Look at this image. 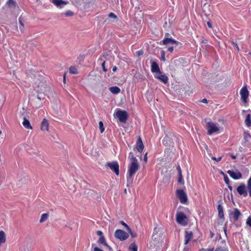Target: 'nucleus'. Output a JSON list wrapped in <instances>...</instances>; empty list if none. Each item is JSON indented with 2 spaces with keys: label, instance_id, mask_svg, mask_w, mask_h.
Masks as SVG:
<instances>
[{
  "label": "nucleus",
  "instance_id": "nucleus-24",
  "mask_svg": "<svg viewBox=\"0 0 251 251\" xmlns=\"http://www.w3.org/2000/svg\"><path fill=\"white\" fill-rule=\"evenodd\" d=\"M98 242L100 244L104 245L105 247H107L110 251L112 250V248L109 246H108V244L106 243L105 239L104 236L100 237L99 239Z\"/></svg>",
  "mask_w": 251,
  "mask_h": 251
},
{
  "label": "nucleus",
  "instance_id": "nucleus-64",
  "mask_svg": "<svg viewBox=\"0 0 251 251\" xmlns=\"http://www.w3.org/2000/svg\"><path fill=\"white\" fill-rule=\"evenodd\" d=\"M228 187H229V188L230 190H231V189H232V187H231V186H228Z\"/></svg>",
  "mask_w": 251,
  "mask_h": 251
},
{
  "label": "nucleus",
  "instance_id": "nucleus-60",
  "mask_svg": "<svg viewBox=\"0 0 251 251\" xmlns=\"http://www.w3.org/2000/svg\"><path fill=\"white\" fill-rule=\"evenodd\" d=\"M248 190H249L250 196L251 197V188L248 189Z\"/></svg>",
  "mask_w": 251,
  "mask_h": 251
},
{
  "label": "nucleus",
  "instance_id": "nucleus-36",
  "mask_svg": "<svg viewBox=\"0 0 251 251\" xmlns=\"http://www.w3.org/2000/svg\"><path fill=\"white\" fill-rule=\"evenodd\" d=\"M74 15V12L70 10L67 11L65 14V15L67 17L73 16Z\"/></svg>",
  "mask_w": 251,
  "mask_h": 251
},
{
  "label": "nucleus",
  "instance_id": "nucleus-5",
  "mask_svg": "<svg viewBox=\"0 0 251 251\" xmlns=\"http://www.w3.org/2000/svg\"><path fill=\"white\" fill-rule=\"evenodd\" d=\"M176 221L178 224L182 226H186L188 224V218L186 215L182 212L176 213Z\"/></svg>",
  "mask_w": 251,
  "mask_h": 251
},
{
  "label": "nucleus",
  "instance_id": "nucleus-9",
  "mask_svg": "<svg viewBox=\"0 0 251 251\" xmlns=\"http://www.w3.org/2000/svg\"><path fill=\"white\" fill-rule=\"evenodd\" d=\"M240 94L243 102L246 103L249 95L247 86H244L242 88L240 91Z\"/></svg>",
  "mask_w": 251,
  "mask_h": 251
},
{
  "label": "nucleus",
  "instance_id": "nucleus-49",
  "mask_svg": "<svg viewBox=\"0 0 251 251\" xmlns=\"http://www.w3.org/2000/svg\"><path fill=\"white\" fill-rule=\"evenodd\" d=\"M176 169H177V170L178 171V174H182L181 170L180 167L179 166H178L177 167Z\"/></svg>",
  "mask_w": 251,
  "mask_h": 251
},
{
  "label": "nucleus",
  "instance_id": "nucleus-19",
  "mask_svg": "<svg viewBox=\"0 0 251 251\" xmlns=\"http://www.w3.org/2000/svg\"><path fill=\"white\" fill-rule=\"evenodd\" d=\"M107 54H109V53L107 52L103 53L102 55L98 60L99 62L101 65L103 71L105 72H107V70L105 67V60L103 59V58H105Z\"/></svg>",
  "mask_w": 251,
  "mask_h": 251
},
{
  "label": "nucleus",
  "instance_id": "nucleus-3",
  "mask_svg": "<svg viewBox=\"0 0 251 251\" xmlns=\"http://www.w3.org/2000/svg\"><path fill=\"white\" fill-rule=\"evenodd\" d=\"M228 216L231 222H235L239 220L242 214L238 209L234 208L233 210H228Z\"/></svg>",
  "mask_w": 251,
  "mask_h": 251
},
{
  "label": "nucleus",
  "instance_id": "nucleus-7",
  "mask_svg": "<svg viewBox=\"0 0 251 251\" xmlns=\"http://www.w3.org/2000/svg\"><path fill=\"white\" fill-rule=\"evenodd\" d=\"M176 196L182 204H185L188 201L187 196L186 193L181 189L176 191Z\"/></svg>",
  "mask_w": 251,
  "mask_h": 251
},
{
  "label": "nucleus",
  "instance_id": "nucleus-32",
  "mask_svg": "<svg viewBox=\"0 0 251 251\" xmlns=\"http://www.w3.org/2000/svg\"><path fill=\"white\" fill-rule=\"evenodd\" d=\"M132 238H135L137 237V234L135 232H133L130 227H128L127 230Z\"/></svg>",
  "mask_w": 251,
  "mask_h": 251
},
{
  "label": "nucleus",
  "instance_id": "nucleus-50",
  "mask_svg": "<svg viewBox=\"0 0 251 251\" xmlns=\"http://www.w3.org/2000/svg\"><path fill=\"white\" fill-rule=\"evenodd\" d=\"M168 50L170 52H172L174 50V47L173 46L170 47L168 48Z\"/></svg>",
  "mask_w": 251,
  "mask_h": 251
},
{
  "label": "nucleus",
  "instance_id": "nucleus-14",
  "mask_svg": "<svg viewBox=\"0 0 251 251\" xmlns=\"http://www.w3.org/2000/svg\"><path fill=\"white\" fill-rule=\"evenodd\" d=\"M237 191L240 195H243L245 197L248 195L246 185L243 183L241 184L237 187Z\"/></svg>",
  "mask_w": 251,
  "mask_h": 251
},
{
  "label": "nucleus",
  "instance_id": "nucleus-47",
  "mask_svg": "<svg viewBox=\"0 0 251 251\" xmlns=\"http://www.w3.org/2000/svg\"><path fill=\"white\" fill-rule=\"evenodd\" d=\"M143 50H138L137 51H136V54L138 55V56H140V55H141L143 54Z\"/></svg>",
  "mask_w": 251,
  "mask_h": 251
},
{
  "label": "nucleus",
  "instance_id": "nucleus-54",
  "mask_svg": "<svg viewBox=\"0 0 251 251\" xmlns=\"http://www.w3.org/2000/svg\"><path fill=\"white\" fill-rule=\"evenodd\" d=\"M94 251H103V250H102L101 249L98 248V247H95L94 249Z\"/></svg>",
  "mask_w": 251,
  "mask_h": 251
},
{
  "label": "nucleus",
  "instance_id": "nucleus-26",
  "mask_svg": "<svg viewBox=\"0 0 251 251\" xmlns=\"http://www.w3.org/2000/svg\"><path fill=\"white\" fill-rule=\"evenodd\" d=\"M110 91L114 94H117L120 92V89L119 87L117 86H112L109 88Z\"/></svg>",
  "mask_w": 251,
  "mask_h": 251
},
{
  "label": "nucleus",
  "instance_id": "nucleus-40",
  "mask_svg": "<svg viewBox=\"0 0 251 251\" xmlns=\"http://www.w3.org/2000/svg\"><path fill=\"white\" fill-rule=\"evenodd\" d=\"M246 224L247 225H248L250 227H251V216H250L248 218L247 221H246Z\"/></svg>",
  "mask_w": 251,
  "mask_h": 251
},
{
  "label": "nucleus",
  "instance_id": "nucleus-55",
  "mask_svg": "<svg viewBox=\"0 0 251 251\" xmlns=\"http://www.w3.org/2000/svg\"><path fill=\"white\" fill-rule=\"evenodd\" d=\"M207 25L209 28H212V25L210 22H207Z\"/></svg>",
  "mask_w": 251,
  "mask_h": 251
},
{
  "label": "nucleus",
  "instance_id": "nucleus-8",
  "mask_svg": "<svg viewBox=\"0 0 251 251\" xmlns=\"http://www.w3.org/2000/svg\"><path fill=\"white\" fill-rule=\"evenodd\" d=\"M115 237L120 241H125L128 237V233L123 230L117 229L115 231L114 234Z\"/></svg>",
  "mask_w": 251,
  "mask_h": 251
},
{
  "label": "nucleus",
  "instance_id": "nucleus-33",
  "mask_svg": "<svg viewBox=\"0 0 251 251\" xmlns=\"http://www.w3.org/2000/svg\"><path fill=\"white\" fill-rule=\"evenodd\" d=\"M215 251H227V250L225 247L218 246V247L216 248Z\"/></svg>",
  "mask_w": 251,
  "mask_h": 251
},
{
  "label": "nucleus",
  "instance_id": "nucleus-63",
  "mask_svg": "<svg viewBox=\"0 0 251 251\" xmlns=\"http://www.w3.org/2000/svg\"><path fill=\"white\" fill-rule=\"evenodd\" d=\"M224 231H225V234H226V227L224 228Z\"/></svg>",
  "mask_w": 251,
  "mask_h": 251
},
{
  "label": "nucleus",
  "instance_id": "nucleus-41",
  "mask_svg": "<svg viewBox=\"0 0 251 251\" xmlns=\"http://www.w3.org/2000/svg\"><path fill=\"white\" fill-rule=\"evenodd\" d=\"M212 159L213 160H215V161H216L217 162H218L219 161H220L222 158V156H220L218 158H216L215 157H211Z\"/></svg>",
  "mask_w": 251,
  "mask_h": 251
},
{
  "label": "nucleus",
  "instance_id": "nucleus-1",
  "mask_svg": "<svg viewBox=\"0 0 251 251\" xmlns=\"http://www.w3.org/2000/svg\"><path fill=\"white\" fill-rule=\"evenodd\" d=\"M128 157L130 159V162L128 165V176H127V186L132 182V177L137 172L139 168L138 160L132 152L129 153Z\"/></svg>",
  "mask_w": 251,
  "mask_h": 251
},
{
  "label": "nucleus",
  "instance_id": "nucleus-4",
  "mask_svg": "<svg viewBox=\"0 0 251 251\" xmlns=\"http://www.w3.org/2000/svg\"><path fill=\"white\" fill-rule=\"evenodd\" d=\"M114 116L117 117L121 123L126 122L128 117V114L126 111L121 110L120 109H116Z\"/></svg>",
  "mask_w": 251,
  "mask_h": 251
},
{
  "label": "nucleus",
  "instance_id": "nucleus-56",
  "mask_svg": "<svg viewBox=\"0 0 251 251\" xmlns=\"http://www.w3.org/2000/svg\"><path fill=\"white\" fill-rule=\"evenodd\" d=\"M183 251H189V248L187 247L184 248Z\"/></svg>",
  "mask_w": 251,
  "mask_h": 251
},
{
  "label": "nucleus",
  "instance_id": "nucleus-43",
  "mask_svg": "<svg viewBox=\"0 0 251 251\" xmlns=\"http://www.w3.org/2000/svg\"><path fill=\"white\" fill-rule=\"evenodd\" d=\"M247 187H248V189L251 188V176L248 180Z\"/></svg>",
  "mask_w": 251,
  "mask_h": 251
},
{
  "label": "nucleus",
  "instance_id": "nucleus-11",
  "mask_svg": "<svg viewBox=\"0 0 251 251\" xmlns=\"http://www.w3.org/2000/svg\"><path fill=\"white\" fill-rule=\"evenodd\" d=\"M179 42L171 38L165 37L160 42V45H178Z\"/></svg>",
  "mask_w": 251,
  "mask_h": 251
},
{
  "label": "nucleus",
  "instance_id": "nucleus-35",
  "mask_svg": "<svg viewBox=\"0 0 251 251\" xmlns=\"http://www.w3.org/2000/svg\"><path fill=\"white\" fill-rule=\"evenodd\" d=\"M178 183L183 184L184 183L183 176L181 174H178Z\"/></svg>",
  "mask_w": 251,
  "mask_h": 251
},
{
  "label": "nucleus",
  "instance_id": "nucleus-13",
  "mask_svg": "<svg viewBox=\"0 0 251 251\" xmlns=\"http://www.w3.org/2000/svg\"><path fill=\"white\" fill-rule=\"evenodd\" d=\"M154 77L160 80L164 84H166L168 82L169 78L167 75L163 74L161 72L160 73L156 74L154 75Z\"/></svg>",
  "mask_w": 251,
  "mask_h": 251
},
{
  "label": "nucleus",
  "instance_id": "nucleus-38",
  "mask_svg": "<svg viewBox=\"0 0 251 251\" xmlns=\"http://www.w3.org/2000/svg\"><path fill=\"white\" fill-rule=\"evenodd\" d=\"M40 95H39V94L38 95L37 98L39 100H41L44 99V96H45V94H43V93H40Z\"/></svg>",
  "mask_w": 251,
  "mask_h": 251
},
{
  "label": "nucleus",
  "instance_id": "nucleus-58",
  "mask_svg": "<svg viewBox=\"0 0 251 251\" xmlns=\"http://www.w3.org/2000/svg\"><path fill=\"white\" fill-rule=\"evenodd\" d=\"M201 102H202L203 103H207V100L206 99H203L201 100Z\"/></svg>",
  "mask_w": 251,
  "mask_h": 251
},
{
  "label": "nucleus",
  "instance_id": "nucleus-23",
  "mask_svg": "<svg viewBox=\"0 0 251 251\" xmlns=\"http://www.w3.org/2000/svg\"><path fill=\"white\" fill-rule=\"evenodd\" d=\"M163 143L168 146H172L173 145V140L168 136H166L164 138Z\"/></svg>",
  "mask_w": 251,
  "mask_h": 251
},
{
  "label": "nucleus",
  "instance_id": "nucleus-29",
  "mask_svg": "<svg viewBox=\"0 0 251 251\" xmlns=\"http://www.w3.org/2000/svg\"><path fill=\"white\" fill-rule=\"evenodd\" d=\"M49 217V214L44 213L41 215V219L40 220V223H43L48 219Z\"/></svg>",
  "mask_w": 251,
  "mask_h": 251
},
{
  "label": "nucleus",
  "instance_id": "nucleus-15",
  "mask_svg": "<svg viewBox=\"0 0 251 251\" xmlns=\"http://www.w3.org/2000/svg\"><path fill=\"white\" fill-rule=\"evenodd\" d=\"M193 237V234L191 231L186 230L184 235V244L187 245L190 241H191Z\"/></svg>",
  "mask_w": 251,
  "mask_h": 251
},
{
  "label": "nucleus",
  "instance_id": "nucleus-44",
  "mask_svg": "<svg viewBox=\"0 0 251 251\" xmlns=\"http://www.w3.org/2000/svg\"><path fill=\"white\" fill-rule=\"evenodd\" d=\"M161 58L163 61H165V51L164 50H162L161 51Z\"/></svg>",
  "mask_w": 251,
  "mask_h": 251
},
{
  "label": "nucleus",
  "instance_id": "nucleus-20",
  "mask_svg": "<svg viewBox=\"0 0 251 251\" xmlns=\"http://www.w3.org/2000/svg\"><path fill=\"white\" fill-rule=\"evenodd\" d=\"M151 71L153 73H156V74L160 73L161 72L158 64L155 61H153L151 63Z\"/></svg>",
  "mask_w": 251,
  "mask_h": 251
},
{
  "label": "nucleus",
  "instance_id": "nucleus-25",
  "mask_svg": "<svg viewBox=\"0 0 251 251\" xmlns=\"http://www.w3.org/2000/svg\"><path fill=\"white\" fill-rule=\"evenodd\" d=\"M6 241V236L5 233L1 230L0 231V246L1 244L4 243Z\"/></svg>",
  "mask_w": 251,
  "mask_h": 251
},
{
  "label": "nucleus",
  "instance_id": "nucleus-18",
  "mask_svg": "<svg viewBox=\"0 0 251 251\" xmlns=\"http://www.w3.org/2000/svg\"><path fill=\"white\" fill-rule=\"evenodd\" d=\"M49 123L48 120L44 118L41 122L40 129L42 131H47L49 130Z\"/></svg>",
  "mask_w": 251,
  "mask_h": 251
},
{
  "label": "nucleus",
  "instance_id": "nucleus-22",
  "mask_svg": "<svg viewBox=\"0 0 251 251\" xmlns=\"http://www.w3.org/2000/svg\"><path fill=\"white\" fill-rule=\"evenodd\" d=\"M24 126L26 129H32V127L31 126L29 121L26 119L25 117L24 118V121L23 122Z\"/></svg>",
  "mask_w": 251,
  "mask_h": 251
},
{
  "label": "nucleus",
  "instance_id": "nucleus-6",
  "mask_svg": "<svg viewBox=\"0 0 251 251\" xmlns=\"http://www.w3.org/2000/svg\"><path fill=\"white\" fill-rule=\"evenodd\" d=\"M207 133L209 135H212L214 133H218L220 130L218 124L212 122H207Z\"/></svg>",
  "mask_w": 251,
  "mask_h": 251
},
{
  "label": "nucleus",
  "instance_id": "nucleus-57",
  "mask_svg": "<svg viewBox=\"0 0 251 251\" xmlns=\"http://www.w3.org/2000/svg\"><path fill=\"white\" fill-rule=\"evenodd\" d=\"M117 70V68L116 67V66H114L112 68V70L113 72H116Z\"/></svg>",
  "mask_w": 251,
  "mask_h": 251
},
{
  "label": "nucleus",
  "instance_id": "nucleus-31",
  "mask_svg": "<svg viewBox=\"0 0 251 251\" xmlns=\"http://www.w3.org/2000/svg\"><path fill=\"white\" fill-rule=\"evenodd\" d=\"M129 250L132 251H137V246L135 243H132L130 245Z\"/></svg>",
  "mask_w": 251,
  "mask_h": 251
},
{
  "label": "nucleus",
  "instance_id": "nucleus-48",
  "mask_svg": "<svg viewBox=\"0 0 251 251\" xmlns=\"http://www.w3.org/2000/svg\"><path fill=\"white\" fill-rule=\"evenodd\" d=\"M97 235H98L100 236V237H101V236H103L102 235L103 233H102V232L101 231H100V230H98V231H97Z\"/></svg>",
  "mask_w": 251,
  "mask_h": 251
},
{
  "label": "nucleus",
  "instance_id": "nucleus-17",
  "mask_svg": "<svg viewBox=\"0 0 251 251\" xmlns=\"http://www.w3.org/2000/svg\"><path fill=\"white\" fill-rule=\"evenodd\" d=\"M144 148V146L142 142L141 138L140 136H139L137 139L136 143V149L139 152H141L143 151Z\"/></svg>",
  "mask_w": 251,
  "mask_h": 251
},
{
  "label": "nucleus",
  "instance_id": "nucleus-39",
  "mask_svg": "<svg viewBox=\"0 0 251 251\" xmlns=\"http://www.w3.org/2000/svg\"><path fill=\"white\" fill-rule=\"evenodd\" d=\"M109 18H113L114 19H116L117 18V16L114 14L113 13H110L108 15Z\"/></svg>",
  "mask_w": 251,
  "mask_h": 251
},
{
  "label": "nucleus",
  "instance_id": "nucleus-16",
  "mask_svg": "<svg viewBox=\"0 0 251 251\" xmlns=\"http://www.w3.org/2000/svg\"><path fill=\"white\" fill-rule=\"evenodd\" d=\"M50 1L56 6L60 8L63 7L65 5L68 3V1H66L62 0H51Z\"/></svg>",
  "mask_w": 251,
  "mask_h": 251
},
{
  "label": "nucleus",
  "instance_id": "nucleus-51",
  "mask_svg": "<svg viewBox=\"0 0 251 251\" xmlns=\"http://www.w3.org/2000/svg\"><path fill=\"white\" fill-rule=\"evenodd\" d=\"M244 138L247 140L248 138H250V135L248 133H245L244 134Z\"/></svg>",
  "mask_w": 251,
  "mask_h": 251
},
{
  "label": "nucleus",
  "instance_id": "nucleus-2",
  "mask_svg": "<svg viewBox=\"0 0 251 251\" xmlns=\"http://www.w3.org/2000/svg\"><path fill=\"white\" fill-rule=\"evenodd\" d=\"M44 77L37 74L34 78V87L38 93L45 94L48 91L46 84L43 81Z\"/></svg>",
  "mask_w": 251,
  "mask_h": 251
},
{
  "label": "nucleus",
  "instance_id": "nucleus-62",
  "mask_svg": "<svg viewBox=\"0 0 251 251\" xmlns=\"http://www.w3.org/2000/svg\"><path fill=\"white\" fill-rule=\"evenodd\" d=\"M169 35V33H166V34H165L166 37H168Z\"/></svg>",
  "mask_w": 251,
  "mask_h": 251
},
{
  "label": "nucleus",
  "instance_id": "nucleus-10",
  "mask_svg": "<svg viewBox=\"0 0 251 251\" xmlns=\"http://www.w3.org/2000/svg\"><path fill=\"white\" fill-rule=\"evenodd\" d=\"M227 173L234 179H239L242 177L241 173L237 170L235 171L228 170Z\"/></svg>",
  "mask_w": 251,
  "mask_h": 251
},
{
  "label": "nucleus",
  "instance_id": "nucleus-59",
  "mask_svg": "<svg viewBox=\"0 0 251 251\" xmlns=\"http://www.w3.org/2000/svg\"><path fill=\"white\" fill-rule=\"evenodd\" d=\"M230 156L232 158V159H235L236 158V155H230Z\"/></svg>",
  "mask_w": 251,
  "mask_h": 251
},
{
  "label": "nucleus",
  "instance_id": "nucleus-30",
  "mask_svg": "<svg viewBox=\"0 0 251 251\" xmlns=\"http://www.w3.org/2000/svg\"><path fill=\"white\" fill-rule=\"evenodd\" d=\"M69 72L72 74H77L78 73L77 69L74 66L70 67Z\"/></svg>",
  "mask_w": 251,
  "mask_h": 251
},
{
  "label": "nucleus",
  "instance_id": "nucleus-52",
  "mask_svg": "<svg viewBox=\"0 0 251 251\" xmlns=\"http://www.w3.org/2000/svg\"><path fill=\"white\" fill-rule=\"evenodd\" d=\"M147 160H148L147 153H146V154H145L144 157V161L145 162V163H147Z\"/></svg>",
  "mask_w": 251,
  "mask_h": 251
},
{
  "label": "nucleus",
  "instance_id": "nucleus-37",
  "mask_svg": "<svg viewBox=\"0 0 251 251\" xmlns=\"http://www.w3.org/2000/svg\"><path fill=\"white\" fill-rule=\"evenodd\" d=\"M19 22L21 25V26H20V29L22 31H23L24 30V24H23V22L22 21V20L20 18L19 19Z\"/></svg>",
  "mask_w": 251,
  "mask_h": 251
},
{
  "label": "nucleus",
  "instance_id": "nucleus-61",
  "mask_svg": "<svg viewBox=\"0 0 251 251\" xmlns=\"http://www.w3.org/2000/svg\"><path fill=\"white\" fill-rule=\"evenodd\" d=\"M21 251H29V250H26L25 249H21Z\"/></svg>",
  "mask_w": 251,
  "mask_h": 251
},
{
  "label": "nucleus",
  "instance_id": "nucleus-28",
  "mask_svg": "<svg viewBox=\"0 0 251 251\" xmlns=\"http://www.w3.org/2000/svg\"><path fill=\"white\" fill-rule=\"evenodd\" d=\"M245 123L248 127H250L251 126V118L250 114H248L247 115Z\"/></svg>",
  "mask_w": 251,
  "mask_h": 251
},
{
  "label": "nucleus",
  "instance_id": "nucleus-42",
  "mask_svg": "<svg viewBox=\"0 0 251 251\" xmlns=\"http://www.w3.org/2000/svg\"><path fill=\"white\" fill-rule=\"evenodd\" d=\"M214 248H209V249H201L199 250V251H213Z\"/></svg>",
  "mask_w": 251,
  "mask_h": 251
},
{
  "label": "nucleus",
  "instance_id": "nucleus-45",
  "mask_svg": "<svg viewBox=\"0 0 251 251\" xmlns=\"http://www.w3.org/2000/svg\"><path fill=\"white\" fill-rule=\"evenodd\" d=\"M120 223L124 226H125L126 228V230L128 229V227H130L126 224L123 221H121Z\"/></svg>",
  "mask_w": 251,
  "mask_h": 251
},
{
  "label": "nucleus",
  "instance_id": "nucleus-12",
  "mask_svg": "<svg viewBox=\"0 0 251 251\" xmlns=\"http://www.w3.org/2000/svg\"><path fill=\"white\" fill-rule=\"evenodd\" d=\"M107 166H108L111 170L113 171L117 175H119V165L117 162H113L108 163H107Z\"/></svg>",
  "mask_w": 251,
  "mask_h": 251
},
{
  "label": "nucleus",
  "instance_id": "nucleus-27",
  "mask_svg": "<svg viewBox=\"0 0 251 251\" xmlns=\"http://www.w3.org/2000/svg\"><path fill=\"white\" fill-rule=\"evenodd\" d=\"M218 215L219 218H223L224 217V210L221 204L218 205Z\"/></svg>",
  "mask_w": 251,
  "mask_h": 251
},
{
  "label": "nucleus",
  "instance_id": "nucleus-53",
  "mask_svg": "<svg viewBox=\"0 0 251 251\" xmlns=\"http://www.w3.org/2000/svg\"><path fill=\"white\" fill-rule=\"evenodd\" d=\"M232 44L235 46V47L237 49V50H239L238 46L237 43H236L235 42H232Z\"/></svg>",
  "mask_w": 251,
  "mask_h": 251
},
{
  "label": "nucleus",
  "instance_id": "nucleus-46",
  "mask_svg": "<svg viewBox=\"0 0 251 251\" xmlns=\"http://www.w3.org/2000/svg\"><path fill=\"white\" fill-rule=\"evenodd\" d=\"M224 180H225V182L226 184H228L229 183V179H228V177L227 176H225L224 177Z\"/></svg>",
  "mask_w": 251,
  "mask_h": 251
},
{
  "label": "nucleus",
  "instance_id": "nucleus-21",
  "mask_svg": "<svg viewBox=\"0 0 251 251\" xmlns=\"http://www.w3.org/2000/svg\"><path fill=\"white\" fill-rule=\"evenodd\" d=\"M17 6V3L15 0H8L5 5V7L15 9Z\"/></svg>",
  "mask_w": 251,
  "mask_h": 251
},
{
  "label": "nucleus",
  "instance_id": "nucleus-34",
  "mask_svg": "<svg viewBox=\"0 0 251 251\" xmlns=\"http://www.w3.org/2000/svg\"><path fill=\"white\" fill-rule=\"evenodd\" d=\"M99 125L100 131L101 133H102L104 130L103 123L101 121H100L99 123Z\"/></svg>",
  "mask_w": 251,
  "mask_h": 251
}]
</instances>
